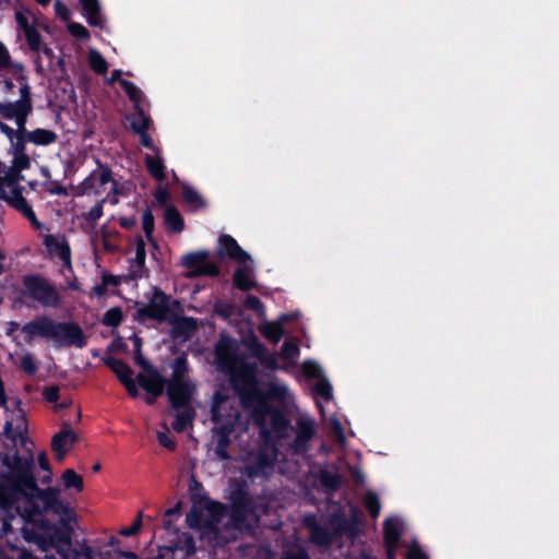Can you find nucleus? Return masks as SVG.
<instances>
[{
    "label": "nucleus",
    "instance_id": "nucleus-1",
    "mask_svg": "<svg viewBox=\"0 0 559 559\" xmlns=\"http://www.w3.org/2000/svg\"><path fill=\"white\" fill-rule=\"evenodd\" d=\"M59 495L58 488H40L36 480L35 486H31L22 497L25 502L23 509L16 508V511L25 524L46 531L52 545L70 548L74 533L72 523L76 521V514Z\"/></svg>",
    "mask_w": 559,
    "mask_h": 559
},
{
    "label": "nucleus",
    "instance_id": "nucleus-2",
    "mask_svg": "<svg viewBox=\"0 0 559 559\" xmlns=\"http://www.w3.org/2000/svg\"><path fill=\"white\" fill-rule=\"evenodd\" d=\"M0 463L5 468L0 472V508L11 510L25 496L31 486H35V459L32 450L25 454L17 451L0 453Z\"/></svg>",
    "mask_w": 559,
    "mask_h": 559
},
{
    "label": "nucleus",
    "instance_id": "nucleus-3",
    "mask_svg": "<svg viewBox=\"0 0 559 559\" xmlns=\"http://www.w3.org/2000/svg\"><path fill=\"white\" fill-rule=\"evenodd\" d=\"M24 342L32 345L37 338L53 342L55 347L83 348L86 336L76 322L57 321L48 316L37 317L21 326Z\"/></svg>",
    "mask_w": 559,
    "mask_h": 559
},
{
    "label": "nucleus",
    "instance_id": "nucleus-4",
    "mask_svg": "<svg viewBox=\"0 0 559 559\" xmlns=\"http://www.w3.org/2000/svg\"><path fill=\"white\" fill-rule=\"evenodd\" d=\"M234 382L233 392L240 405L243 409L250 411L254 424L261 429V436L267 438L271 430L266 427V420L274 406L266 401L259 376H253V368L247 367Z\"/></svg>",
    "mask_w": 559,
    "mask_h": 559
},
{
    "label": "nucleus",
    "instance_id": "nucleus-5",
    "mask_svg": "<svg viewBox=\"0 0 559 559\" xmlns=\"http://www.w3.org/2000/svg\"><path fill=\"white\" fill-rule=\"evenodd\" d=\"M214 362L217 370L228 377V382L234 389L235 379L239 377L247 367L253 368V376H258L259 367L254 361H247L245 357L238 355V344L235 338L223 335L216 342L214 347Z\"/></svg>",
    "mask_w": 559,
    "mask_h": 559
},
{
    "label": "nucleus",
    "instance_id": "nucleus-6",
    "mask_svg": "<svg viewBox=\"0 0 559 559\" xmlns=\"http://www.w3.org/2000/svg\"><path fill=\"white\" fill-rule=\"evenodd\" d=\"M22 295L45 308H57L61 296L56 285L40 274H26L22 277Z\"/></svg>",
    "mask_w": 559,
    "mask_h": 559
},
{
    "label": "nucleus",
    "instance_id": "nucleus-7",
    "mask_svg": "<svg viewBox=\"0 0 559 559\" xmlns=\"http://www.w3.org/2000/svg\"><path fill=\"white\" fill-rule=\"evenodd\" d=\"M171 304L179 306L178 300L171 299L170 295H167L158 287H154L148 302L136 310L134 319L136 321L148 319L159 323L165 322L173 314Z\"/></svg>",
    "mask_w": 559,
    "mask_h": 559
},
{
    "label": "nucleus",
    "instance_id": "nucleus-8",
    "mask_svg": "<svg viewBox=\"0 0 559 559\" xmlns=\"http://www.w3.org/2000/svg\"><path fill=\"white\" fill-rule=\"evenodd\" d=\"M11 181L10 178H2L0 180V200L5 201L10 207L26 218L35 230H43L45 225L38 221L33 206L23 195L24 187L15 185L10 191L5 190V183H10Z\"/></svg>",
    "mask_w": 559,
    "mask_h": 559
},
{
    "label": "nucleus",
    "instance_id": "nucleus-9",
    "mask_svg": "<svg viewBox=\"0 0 559 559\" xmlns=\"http://www.w3.org/2000/svg\"><path fill=\"white\" fill-rule=\"evenodd\" d=\"M209 250L191 251L181 257V265L188 271V278L201 276L216 277L219 275V267L216 263L209 261Z\"/></svg>",
    "mask_w": 559,
    "mask_h": 559
},
{
    "label": "nucleus",
    "instance_id": "nucleus-10",
    "mask_svg": "<svg viewBox=\"0 0 559 559\" xmlns=\"http://www.w3.org/2000/svg\"><path fill=\"white\" fill-rule=\"evenodd\" d=\"M229 501L231 519L236 522H243L255 509V501L250 495L246 483L236 484L235 488L230 491Z\"/></svg>",
    "mask_w": 559,
    "mask_h": 559
},
{
    "label": "nucleus",
    "instance_id": "nucleus-11",
    "mask_svg": "<svg viewBox=\"0 0 559 559\" xmlns=\"http://www.w3.org/2000/svg\"><path fill=\"white\" fill-rule=\"evenodd\" d=\"M27 432L28 421L24 411L20 408L15 417L4 424L3 436L10 442L5 443V448L8 450L15 449L17 443L25 447L29 441Z\"/></svg>",
    "mask_w": 559,
    "mask_h": 559
},
{
    "label": "nucleus",
    "instance_id": "nucleus-12",
    "mask_svg": "<svg viewBox=\"0 0 559 559\" xmlns=\"http://www.w3.org/2000/svg\"><path fill=\"white\" fill-rule=\"evenodd\" d=\"M195 385L189 380H167L166 394L174 409L191 405Z\"/></svg>",
    "mask_w": 559,
    "mask_h": 559
},
{
    "label": "nucleus",
    "instance_id": "nucleus-13",
    "mask_svg": "<svg viewBox=\"0 0 559 559\" xmlns=\"http://www.w3.org/2000/svg\"><path fill=\"white\" fill-rule=\"evenodd\" d=\"M98 169L93 170L80 185L82 193L99 195L105 191V187L114 181L111 168L96 159Z\"/></svg>",
    "mask_w": 559,
    "mask_h": 559
},
{
    "label": "nucleus",
    "instance_id": "nucleus-14",
    "mask_svg": "<svg viewBox=\"0 0 559 559\" xmlns=\"http://www.w3.org/2000/svg\"><path fill=\"white\" fill-rule=\"evenodd\" d=\"M14 17L19 31L23 32L24 34L29 50L38 53L41 49L43 44V36L38 32V28H41L47 32L48 25L46 23H31L28 21V17L22 11H15Z\"/></svg>",
    "mask_w": 559,
    "mask_h": 559
},
{
    "label": "nucleus",
    "instance_id": "nucleus-15",
    "mask_svg": "<svg viewBox=\"0 0 559 559\" xmlns=\"http://www.w3.org/2000/svg\"><path fill=\"white\" fill-rule=\"evenodd\" d=\"M216 254L221 259H229L238 264L252 261L251 255L238 245L233 236L227 234H222L218 237Z\"/></svg>",
    "mask_w": 559,
    "mask_h": 559
},
{
    "label": "nucleus",
    "instance_id": "nucleus-16",
    "mask_svg": "<svg viewBox=\"0 0 559 559\" xmlns=\"http://www.w3.org/2000/svg\"><path fill=\"white\" fill-rule=\"evenodd\" d=\"M136 380L146 393L155 396H162L168 379L164 378L159 370L154 366L144 372H139Z\"/></svg>",
    "mask_w": 559,
    "mask_h": 559
},
{
    "label": "nucleus",
    "instance_id": "nucleus-17",
    "mask_svg": "<svg viewBox=\"0 0 559 559\" xmlns=\"http://www.w3.org/2000/svg\"><path fill=\"white\" fill-rule=\"evenodd\" d=\"M78 441L75 431L70 424L64 423L62 429L57 432L51 440V450L56 455V460L63 461L68 451H70Z\"/></svg>",
    "mask_w": 559,
    "mask_h": 559
},
{
    "label": "nucleus",
    "instance_id": "nucleus-18",
    "mask_svg": "<svg viewBox=\"0 0 559 559\" xmlns=\"http://www.w3.org/2000/svg\"><path fill=\"white\" fill-rule=\"evenodd\" d=\"M314 435V421L310 418H298L296 421V437L292 443L293 450L299 454L306 453Z\"/></svg>",
    "mask_w": 559,
    "mask_h": 559
},
{
    "label": "nucleus",
    "instance_id": "nucleus-19",
    "mask_svg": "<svg viewBox=\"0 0 559 559\" xmlns=\"http://www.w3.org/2000/svg\"><path fill=\"white\" fill-rule=\"evenodd\" d=\"M135 245V255L130 260V271L128 278L135 281L146 277L148 275V270L145 266L146 260V249L145 241L141 235H138L134 240Z\"/></svg>",
    "mask_w": 559,
    "mask_h": 559
},
{
    "label": "nucleus",
    "instance_id": "nucleus-20",
    "mask_svg": "<svg viewBox=\"0 0 559 559\" xmlns=\"http://www.w3.org/2000/svg\"><path fill=\"white\" fill-rule=\"evenodd\" d=\"M235 430V424L233 421H228L222 425H216L213 428V432L216 436V445H215V454L217 459L221 461L230 460V454L228 452V447L231 443L230 435Z\"/></svg>",
    "mask_w": 559,
    "mask_h": 559
},
{
    "label": "nucleus",
    "instance_id": "nucleus-21",
    "mask_svg": "<svg viewBox=\"0 0 559 559\" xmlns=\"http://www.w3.org/2000/svg\"><path fill=\"white\" fill-rule=\"evenodd\" d=\"M44 245L51 255H56L62 261L64 267H72L71 248L64 239L60 241L56 236L47 235Z\"/></svg>",
    "mask_w": 559,
    "mask_h": 559
},
{
    "label": "nucleus",
    "instance_id": "nucleus-22",
    "mask_svg": "<svg viewBox=\"0 0 559 559\" xmlns=\"http://www.w3.org/2000/svg\"><path fill=\"white\" fill-rule=\"evenodd\" d=\"M253 269L251 265L239 264L233 275L234 285L236 288L242 292H249L257 286V283L252 276Z\"/></svg>",
    "mask_w": 559,
    "mask_h": 559
},
{
    "label": "nucleus",
    "instance_id": "nucleus-23",
    "mask_svg": "<svg viewBox=\"0 0 559 559\" xmlns=\"http://www.w3.org/2000/svg\"><path fill=\"white\" fill-rule=\"evenodd\" d=\"M274 465V457L265 450H260L254 461L247 466L249 477H260L265 474L266 469Z\"/></svg>",
    "mask_w": 559,
    "mask_h": 559
},
{
    "label": "nucleus",
    "instance_id": "nucleus-24",
    "mask_svg": "<svg viewBox=\"0 0 559 559\" xmlns=\"http://www.w3.org/2000/svg\"><path fill=\"white\" fill-rule=\"evenodd\" d=\"M307 526L310 530V540L321 547H330L334 542V535L326 528L318 524L314 520H307Z\"/></svg>",
    "mask_w": 559,
    "mask_h": 559
},
{
    "label": "nucleus",
    "instance_id": "nucleus-25",
    "mask_svg": "<svg viewBox=\"0 0 559 559\" xmlns=\"http://www.w3.org/2000/svg\"><path fill=\"white\" fill-rule=\"evenodd\" d=\"M104 364L116 374L121 384L133 379V370L123 360L115 357H105Z\"/></svg>",
    "mask_w": 559,
    "mask_h": 559
},
{
    "label": "nucleus",
    "instance_id": "nucleus-26",
    "mask_svg": "<svg viewBox=\"0 0 559 559\" xmlns=\"http://www.w3.org/2000/svg\"><path fill=\"white\" fill-rule=\"evenodd\" d=\"M33 109L34 106H27V104H24L19 99L14 102H0V116L7 120L17 118L26 111L33 112Z\"/></svg>",
    "mask_w": 559,
    "mask_h": 559
},
{
    "label": "nucleus",
    "instance_id": "nucleus-27",
    "mask_svg": "<svg viewBox=\"0 0 559 559\" xmlns=\"http://www.w3.org/2000/svg\"><path fill=\"white\" fill-rule=\"evenodd\" d=\"M270 424L272 431L278 439L287 436V430L290 428V420L281 408L274 406L270 416Z\"/></svg>",
    "mask_w": 559,
    "mask_h": 559
},
{
    "label": "nucleus",
    "instance_id": "nucleus-28",
    "mask_svg": "<svg viewBox=\"0 0 559 559\" xmlns=\"http://www.w3.org/2000/svg\"><path fill=\"white\" fill-rule=\"evenodd\" d=\"M83 14L91 26H103V17L100 13V4L98 0H80Z\"/></svg>",
    "mask_w": 559,
    "mask_h": 559
},
{
    "label": "nucleus",
    "instance_id": "nucleus-29",
    "mask_svg": "<svg viewBox=\"0 0 559 559\" xmlns=\"http://www.w3.org/2000/svg\"><path fill=\"white\" fill-rule=\"evenodd\" d=\"M197 328V320L194 318L180 317L173 323V335L174 337H183V340H188Z\"/></svg>",
    "mask_w": 559,
    "mask_h": 559
},
{
    "label": "nucleus",
    "instance_id": "nucleus-30",
    "mask_svg": "<svg viewBox=\"0 0 559 559\" xmlns=\"http://www.w3.org/2000/svg\"><path fill=\"white\" fill-rule=\"evenodd\" d=\"M26 139L35 145L48 146L58 141V134L52 130L37 128L27 133Z\"/></svg>",
    "mask_w": 559,
    "mask_h": 559
},
{
    "label": "nucleus",
    "instance_id": "nucleus-31",
    "mask_svg": "<svg viewBox=\"0 0 559 559\" xmlns=\"http://www.w3.org/2000/svg\"><path fill=\"white\" fill-rule=\"evenodd\" d=\"M331 524L333 526L334 534L337 536H342L344 534L355 536L357 534L355 521L347 519L344 514L333 515Z\"/></svg>",
    "mask_w": 559,
    "mask_h": 559
},
{
    "label": "nucleus",
    "instance_id": "nucleus-32",
    "mask_svg": "<svg viewBox=\"0 0 559 559\" xmlns=\"http://www.w3.org/2000/svg\"><path fill=\"white\" fill-rule=\"evenodd\" d=\"M164 219L167 228L175 234H179L185 229V221L178 209L168 205L165 209Z\"/></svg>",
    "mask_w": 559,
    "mask_h": 559
},
{
    "label": "nucleus",
    "instance_id": "nucleus-33",
    "mask_svg": "<svg viewBox=\"0 0 559 559\" xmlns=\"http://www.w3.org/2000/svg\"><path fill=\"white\" fill-rule=\"evenodd\" d=\"M318 478L320 485L325 489L328 493L337 491L342 486V476L338 473L330 472L326 468L319 471Z\"/></svg>",
    "mask_w": 559,
    "mask_h": 559
},
{
    "label": "nucleus",
    "instance_id": "nucleus-34",
    "mask_svg": "<svg viewBox=\"0 0 559 559\" xmlns=\"http://www.w3.org/2000/svg\"><path fill=\"white\" fill-rule=\"evenodd\" d=\"M145 166L150 175L157 181L162 182L166 179V167L162 157L145 156Z\"/></svg>",
    "mask_w": 559,
    "mask_h": 559
},
{
    "label": "nucleus",
    "instance_id": "nucleus-35",
    "mask_svg": "<svg viewBox=\"0 0 559 559\" xmlns=\"http://www.w3.org/2000/svg\"><path fill=\"white\" fill-rule=\"evenodd\" d=\"M169 367L173 370L171 378L169 380H186L185 377L190 371L187 354L182 352L170 362Z\"/></svg>",
    "mask_w": 559,
    "mask_h": 559
},
{
    "label": "nucleus",
    "instance_id": "nucleus-36",
    "mask_svg": "<svg viewBox=\"0 0 559 559\" xmlns=\"http://www.w3.org/2000/svg\"><path fill=\"white\" fill-rule=\"evenodd\" d=\"M402 536V530L397 521L388 519L383 524L384 545H397Z\"/></svg>",
    "mask_w": 559,
    "mask_h": 559
},
{
    "label": "nucleus",
    "instance_id": "nucleus-37",
    "mask_svg": "<svg viewBox=\"0 0 559 559\" xmlns=\"http://www.w3.org/2000/svg\"><path fill=\"white\" fill-rule=\"evenodd\" d=\"M179 411L180 412H178L175 417L173 427L177 432H183L189 426L192 425L195 413L191 405L181 407Z\"/></svg>",
    "mask_w": 559,
    "mask_h": 559
},
{
    "label": "nucleus",
    "instance_id": "nucleus-38",
    "mask_svg": "<svg viewBox=\"0 0 559 559\" xmlns=\"http://www.w3.org/2000/svg\"><path fill=\"white\" fill-rule=\"evenodd\" d=\"M261 334L273 344H277L285 334L281 322H266L260 328Z\"/></svg>",
    "mask_w": 559,
    "mask_h": 559
},
{
    "label": "nucleus",
    "instance_id": "nucleus-39",
    "mask_svg": "<svg viewBox=\"0 0 559 559\" xmlns=\"http://www.w3.org/2000/svg\"><path fill=\"white\" fill-rule=\"evenodd\" d=\"M103 247L106 252L115 253L120 249L121 235L118 230L102 228Z\"/></svg>",
    "mask_w": 559,
    "mask_h": 559
},
{
    "label": "nucleus",
    "instance_id": "nucleus-40",
    "mask_svg": "<svg viewBox=\"0 0 559 559\" xmlns=\"http://www.w3.org/2000/svg\"><path fill=\"white\" fill-rule=\"evenodd\" d=\"M142 228L145 234L147 241L157 249V242L153 237L154 228H155V219L153 212L150 206H147L142 213Z\"/></svg>",
    "mask_w": 559,
    "mask_h": 559
},
{
    "label": "nucleus",
    "instance_id": "nucleus-41",
    "mask_svg": "<svg viewBox=\"0 0 559 559\" xmlns=\"http://www.w3.org/2000/svg\"><path fill=\"white\" fill-rule=\"evenodd\" d=\"M61 480L66 489H75L78 492L83 491L84 481L81 475L74 469L68 468L61 475Z\"/></svg>",
    "mask_w": 559,
    "mask_h": 559
},
{
    "label": "nucleus",
    "instance_id": "nucleus-42",
    "mask_svg": "<svg viewBox=\"0 0 559 559\" xmlns=\"http://www.w3.org/2000/svg\"><path fill=\"white\" fill-rule=\"evenodd\" d=\"M182 199L189 206H192L197 210L203 209L206 205L204 199L194 188L190 186L182 187Z\"/></svg>",
    "mask_w": 559,
    "mask_h": 559
},
{
    "label": "nucleus",
    "instance_id": "nucleus-43",
    "mask_svg": "<svg viewBox=\"0 0 559 559\" xmlns=\"http://www.w3.org/2000/svg\"><path fill=\"white\" fill-rule=\"evenodd\" d=\"M88 63H90L91 69L99 75H104L108 71V63H107L106 59L97 50L90 51Z\"/></svg>",
    "mask_w": 559,
    "mask_h": 559
},
{
    "label": "nucleus",
    "instance_id": "nucleus-44",
    "mask_svg": "<svg viewBox=\"0 0 559 559\" xmlns=\"http://www.w3.org/2000/svg\"><path fill=\"white\" fill-rule=\"evenodd\" d=\"M120 87L127 94L129 99L134 104V107H140L142 100V91L129 80H120Z\"/></svg>",
    "mask_w": 559,
    "mask_h": 559
},
{
    "label": "nucleus",
    "instance_id": "nucleus-45",
    "mask_svg": "<svg viewBox=\"0 0 559 559\" xmlns=\"http://www.w3.org/2000/svg\"><path fill=\"white\" fill-rule=\"evenodd\" d=\"M364 507L371 518L377 519L380 514L381 503L376 492L368 490L364 497Z\"/></svg>",
    "mask_w": 559,
    "mask_h": 559
},
{
    "label": "nucleus",
    "instance_id": "nucleus-46",
    "mask_svg": "<svg viewBox=\"0 0 559 559\" xmlns=\"http://www.w3.org/2000/svg\"><path fill=\"white\" fill-rule=\"evenodd\" d=\"M123 320V312L120 307H112L108 309L103 318L102 323L106 326L117 328Z\"/></svg>",
    "mask_w": 559,
    "mask_h": 559
},
{
    "label": "nucleus",
    "instance_id": "nucleus-47",
    "mask_svg": "<svg viewBox=\"0 0 559 559\" xmlns=\"http://www.w3.org/2000/svg\"><path fill=\"white\" fill-rule=\"evenodd\" d=\"M135 110L138 119L131 122L132 131L136 134L147 132L152 122L151 118L144 114V110L141 107L135 108Z\"/></svg>",
    "mask_w": 559,
    "mask_h": 559
},
{
    "label": "nucleus",
    "instance_id": "nucleus-48",
    "mask_svg": "<svg viewBox=\"0 0 559 559\" xmlns=\"http://www.w3.org/2000/svg\"><path fill=\"white\" fill-rule=\"evenodd\" d=\"M227 400L226 395L221 392H215L213 396V404L211 406V420L214 424H218L222 421V415L219 411V406Z\"/></svg>",
    "mask_w": 559,
    "mask_h": 559
},
{
    "label": "nucleus",
    "instance_id": "nucleus-49",
    "mask_svg": "<svg viewBox=\"0 0 559 559\" xmlns=\"http://www.w3.org/2000/svg\"><path fill=\"white\" fill-rule=\"evenodd\" d=\"M286 393L287 388L285 385L273 382L270 383L267 390L264 391L267 402H270L271 400H284L286 397Z\"/></svg>",
    "mask_w": 559,
    "mask_h": 559
},
{
    "label": "nucleus",
    "instance_id": "nucleus-50",
    "mask_svg": "<svg viewBox=\"0 0 559 559\" xmlns=\"http://www.w3.org/2000/svg\"><path fill=\"white\" fill-rule=\"evenodd\" d=\"M17 81L21 84L19 100H21L24 104H27V106H33V94H32V91H31V86L27 83L26 76L20 75L17 78Z\"/></svg>",
    "mask_w": 559,
    "mask_h": 559
},
{
    "label": "nucleus",
    "instance_id": "nucleus-51",
    "mask_svg": "<svg viewBox=\"0 0 559 559\" xmlns=\"http://www.w3.org/2000/svg\"><path fill=\"white\" fill-rule=\"evenodd\" d=\"M299 347L292 341H285L281 348V357L285 360H294L299 356Z\"/></svg>",
    "mask_w": 559,
    "mask_h": 559
},
{
    "label": "nucleus",
    "instance_id": "nucleus-52",
    "mask_svg": "<svg viewBox=\"0 0 559 559\" xmlns=\"http://www.w3.org/2000/svg\"><path fill=\"white\" fill-rule=\"evenodd\" d=\"M29 167L31 158L27 154L13 155L11 173H15L16 175H19L21 174V171L28 169Z\"/></svg>",
    "mask_w": 559,
    "mask_h": 559
},
{
    "label": "nucleus",
    "instance_id": "nucleus-53",
    "mask_svg": "<svg viewBox=\"0 0 559 559\" xmlns=\"http://www.w3.org/2000/svg\"><path fill=\"white\" fill-rule=\"evenodd\" d=\"M20 368L28 376H34L37 372L38 366L33 354L27 353L21 358Z\"/></svg>",
    "mask_w": 559,
    "mask_h": 559
},
{
    "label": "nucleus",
    "instance_id": "nucleus-54",
    "mask_svg": "<svg viewBox=\"0 0 559 559\" xmlns=\"http://www.w3.org/2000/svg\"><path fill=\"white\" fill-rule=\"evenodd\" d=\"M314 392L326 402L333 397L332 385L326 379H322L316 383Z\"/></svg>",
    "mask_w": 559,
    "mask_h": 559
},
{
    "label": "nucleus",
    "instance_id": "nucleus-55",
    "mask_svg": "<svg viewBox=\"0 0 559 559\" xmlns=\"http://www.w3.org/2000/svg\"><path fill=\"white\" fill-rule=\"evenodd\" d=\"M68 29H69V33L78 38V39H81V40H86L90 38V32L88 29L82 25L81 23H78V22H71L69 23L68 25Z\"/></svg>",
    "mask_w": 559,
    "mask_h": 559
},
{
    "label": "nucleus",
    "instance_id": "nucleus-56",
    "mask_svg": "<svg viewBox=\"0 0 559 559\" xmlns=\"http://www.w3.org/2000/svg\"><path fill=\"white\" fill-rule=\"evenodd\" d=\"M259 361L263 367L271 371H275L280 369L277 355L275 353H270L266 350L260 358Z\"/></svg>",
    "mask_w": 559,
    "mask_h": 559
},
{
    "label": "nucleus",
    "instance_id": "nucleus-57",
    "mask_svg": "<svg viewBox=\"0 0 559 559\" xmlns=\"http://www.w3.org/2000/svg\"><path fill=\"white\" fill-rule=\"evenodd\" d=\"M245 307L249 310H252L257 313L264 312V305L261 299L254 295H248L245 300Z\"/></svg>",
    "mask_w": 559,
    "mask_h": 559
},
{
    "label": "nucleus",
    "instance_id": "nucleus-58",
    "mask_svg": "<svg viewBox=\"0 0 559 559\" xmlns=\"http://www.w3.org/2000/svg\"><path fill=\"white\" fill-rule=\"evenodd\" d=\"M59 386L58 385H49V386H46L44 388L43 390V399L48 402V403H53L55 405L57 404V402L59 401L60 399V393H59Z\"/></svg>",
    "mask_w": 559,
    "mask_h": 559
},
{
    "label": "nucleus",
    "instance_id": "nucleus-59",
    "mask_svg": "<svg viewBox=\"0 0 559 559\" xmlns=\"http://www.w3.org/2000/svg\"><path fill=\"white\" fill-rule=\"evenodd\" d=\"M105 202V199H102L99 202H97L85 215V218L91 222L95 223L97 222L104 214L103 212V204Z\"/></svg>",
    "mask_w": 559,
    "mask_h": 559
},
{
    "label": "nucleus",
    "instance_id": "nucleus-60",
    "mask_svg": "<svg viewBox=\"0 0 559 559\" xmlns=\"http://www.w3.org/2000/svg\"><path fill=\"white\" fill-rule=\"evenodd\" d=\"M31 115H32V112L26 111L25 114L19 116L17 118L12 119L15 121L16 127H17V129L15 130L16 134H20V135H23L26 138V134L31 132V131L26 130L27 119Z\"/></svg>",
    "mask_w": 559,
    "mask_h": 559
},
{
    "label": "nucleus",
    "instance_id": "nucleus-61",
    "mask_svg": "<svg viewBox=\"0 0 559 559\" xmlns=\"http://www.w3.org/2000/svg\"><path fill=\"white\" fill-rule=\"evenodd\" d=\"M56 15L62 21H69L71 17L70 9L60 0H56L53 3Z\"/></svg>",
    "mask_w": 559,
    "mask_h": 559
},
{
    "label": "nucleus",
    "instance_id": "nucleus-62",
    "mask_svg": "<svg viewBox=\"0 0 559 559\" xmlns=\"http://www.w3.org/2000/svg\"><path fill=\"white\" fill-rule=\"evenodd\" d=\"M141 525H142V516L141 514H139L136 516V519L134 520V522L128 526V527H123L121 531H120V535L122 536H133V535H136L138 532L140 531L141 528Z\"/></svg>",
    "mask_w": 559,
    "mask_h": 559
},
{
    "label": "nucleus",
    "instance_id": "nucleus-63",
    "mask_svg": "<svg viewBox=\"0 0 559 559\" xmlns=\"http://www.w3.org/2000/svg\"><path fill=\"white\" fill-rule=\"evenodd\" d=\"M249 350L252 357L259 359L267 350V348L261 342H259L257 337H254L249 344Z\"/></svg>",
    "mask_w": 559,
    "mask_h": 559
},
{
    "label": "nucleus",
    "instance_id": "nucleus-64",
    "mask_svg": "<svg viewBox=\"0 0 559 559\" xmlns=\"http://www.w3.org/2000/svg\"><path fill=\"white\" fill-rule=\"evenodd\" d=\"M406 559H429V558L418 545H414L407 550Z\"/></svg>",
    "mask_w": 559,
    "mask_h": 559
}]
</instances>
